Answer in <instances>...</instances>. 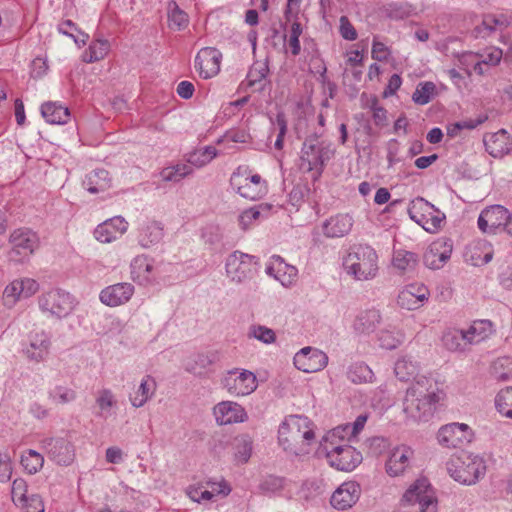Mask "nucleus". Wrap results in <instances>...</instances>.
I'll list each match as a JSON object with an SVG mask.
<instances>
[{
	"label": "nucleus",
	"mask_w": 512,
	"mask_h": 512,
	"mask_svg": "<svg viewBox=\"0 0 512 512\" xmlns=\"http://www.w3.org/2000/svg\"><path fill=\"white\" fill-rule=\"evenodd\" d=\"M340 34L344 39L350 41L357 38V31L346 16L340 18Z\"/></svg>",
	"instance_id": "55"
},
{
	"label": "nucleus",
	"mask_w": 512,
	"mask_h": 512,
	"mask_svg": "<svg viewBox=\"0 0 512 512\" xmlns=\"http://www.w3.org/2000/svg\"><path fill=\"white\" fill-rule=\"evenodd\" d=\"M464 331L463 330H449L443 336V342L447 349L451 351H455L461 348V341L463 340Z\"/></svg>",
	"instance_id": "47"
},
{
	"label": "nucleus",
	"mask_w": 512,
	"mask_h": 512,
	"mask_svg": "<svg viewBox=\"0 0 512 512\" xmlns=\"http://www.w3.org/2000/svg\"><path fill=\"white\" fill-rule=\"evenodd\" d=\"M352 226V217L349 214H336L323 224V231L328 237H342L349 233Z\"/></svg>",
	"instance_id": "25"
},
{
	"label": "nucleus",
	"mask_w": 512,
	"mask_h": 512,
	"mask_svg": "<svg viewBox=\"0 0 512 512\" xmlns=\"http://www.w3.org/2000/svg\"><path fill=\"white\" fill-rule=\"evenodd\" d=\"M43 463L44 459L42 455L34 450L27 451L21 458L22 466L30 474H34L40 470L43 466Z\"/></svg>",
	"instance_id": "41"
},
{
	"label": "nucleus",
	"mask_w": 512,
	"mask_h": 512,
	"mask_svg": "<svg viewBox=\"0 0 512 512\" xmlns=\"http://www.w3.org/2000/svg\"><path fill=\"white\" fill-rule=\"evenodd\" d=\"M506 220L507 209L500 205H494L482 211L478 225L483 232H494L504 225Z\"/></svg>",
	"instance_id": "19"
},
{
	"label": "nucleus",
	"mask_w": 512,
	"mask_h": 512,
	"mask_svg": "<svg viewBox=\"0 0 512 512\" xmlns=\"http://www.w3.org/2000/svg\"><path fill=\"white\" fill-rule=\"evenodd\" d=\"M436 95V86L432 82H425L418 85L413 93L415 103L424 105Z\"/></svg>",
	"instance_id": "39"
},
{
	"label": "nucleus",
	"mask_w": 512,
	"mask_h": 512,
	"mask_svg": "<svg viewBox=\"0 0 512 512\" xmlns=\"http://www.w3.org/2000/svg\"><path fill=\"white\" fill-rule=\"evenodd\" d=\"M497 407L500 413L512 418V387L500 391L497 397Z\"/></svg>",
	"instance_id": "46"
},
{
	"label": "nucleus",
	"mask_w": 512,
	"mask_h": 512,
	"mask_svg": "<svg viewBox=\"0 0 512 512\" xmlns=\"http://www.w3.org/2000/svg\"><path fill=\"white\" fill-rule=\"evenodd\" d=\"M27 484L23 479H15L12 485V500L15 504L21 505L27 502Z\"/></svg>",
	"instance_id": "49"
},
{
	"label": "nucleus",
	"mask_w": 512,
	"mask_h": 512,
	"mask_svg": "<svg viewBox=\"0 0 512 512\" xmlns=\"http://www.w3.org/2000/svg\"><path fill=\"white\" fill-rule=\"evenodd\" d=\"M378 341L380 342V346L386 349H393L397 347L399 343V339L396 337L395 333L389 330H381L378 334Z\"/></svg>",
	"instance_id": "54"
},
{
	"label": "nucleus",
	"mask_w": 512,
	"mask_h": 512,
	"mask_svg": "<svg viewBox=\"0 0 512 512\" xmlns=\"http://www.w3.org/2000/svg\"><path fill=\"white\" fill-rule=\"evenodd\" d=\"M251 264V256L241 252H234L227 259L226 270L233 279L240 281L250 270Z\"/></svg>",
	"instance_id": "27"
},
{
	"label": "nucleus",
	"mask_w": 512,
	"mask_h": 512,
	"mask_svg": "<svg viewBox=\"0 0 512 512\" xmlns=\"http://www.w3.org/2000/svg\"><path fill=\"white\" fill-rule=\"evenodd\" d=\"M39 290V284L31 278L16 279L6 286L3 299L6 305L15 304L20 298L30 297Z\"/></svg>",
	"instance_id": "13"
},
{
	"label": "nucleus",
	"mask_w": 512,
	"mask_h": 512,
	"mask_svg": "<svg viewBox=\"0 0 512 512\" xmlns=\"http://www.w3.org/2000/svg\"><path fill=\"white\" fill-rule=\"evenodd\" d=\"M381 315L380 312L374 309L366 310L360 313L355 322L354 329L358 333H369L374 330L375 326L380 322Z\"/></svg>",
	"instance_id": "29"
},
{
	"label": "nucleus",
	"mask_w": 512,
	"mask_h": 512,
	"mask_svg": "<svg viewBox=\"0 0 512 512\" xmlns=\"http://www.w3.org/2000/svg\"><path fill=\"white\" fill-rule=\"evenodd\" d=\"M110 45L105 40L93 41L88 50L83 55L85 62H95L102 60L108 54Z\"/></svg>",
	"instance_id": "37"
},
{
	"label": "nucleus",
	"mask_w": 512,
	"mask_h": 512,
	"mask_svg": "<svg viewBox=\"0 0 512 512\" xmlns=\"http://www.w3.org/2000/svg\"><path fill=\"white\" fill-rule=\"evenodd\" d=\"M188 495L196 502L209 501L212 499V491L205 490L200 486H191L188 490Z\"/></svg>",
	"instance_id": "57"
},
{
	"label": "nucleus",
	"mask_w": 512,
	"mask_h": 512,
	"mask_svg": "<svg viewBox=\"0 0 512 512\" xmlns=\"http://www.w3.org/2000/svg\"><path fill=\"white\" fill-rule=\"evenodd\" d=\"M42 115L52 124H64L70 117L68 108L52 102L43 104Z\"/></svg>",
	"instance_id": "30"
},
{
	"label": "nucleus",
	"mask_w": 512,
	"mask_h": 512,
	"mask_svg": "<svg viewBox=\"0 0 512 512\" xmlns=\"http://www.w3.org/2000/svg\"><path fill=\"white\" fill-rule=\"evenodd\" d=\"M156 388L154 379L147 376L142 379L138 388L130 393V399L135 407L142 406L152 395Z\"/></svg>",
	"instance_id": "31"
},
{
	"label": "nucleus",
	"mask_w": 512,
	"mask_h": 512,
	"mask_svg": "<svg viewBox=\"0 0 512 512\" xmlns=\"http://www.w3.org/2000/svg\"><path fill=\"white\" fill-rule=\"evenodd\" d=\"M472 438L473 431L467 424H447L438 432L439 442L447 447H460L469 443Z\"/></svg>",
	"instance_id": "10"
},
{
	"label": "nucleus",
	"mask_w": 512,
	"mask_h": 512,
	"mask_svg": "<svg viewBox=\"0 0 512 512\" xmlns=\"http://www.w3.org/2000/svg\"><path fill=\"white\" fill-rule=\"evenodd\" d=\"M485 146L491 156L501 158L511 149L510 137L506 131L500 130L485 138Z\"/></svg>",
	"instance_id": "26"
},
{
	"label": "nucleus",
	"mask_w": 512,
	"mask_h": 512,
	"mask_svg": "<svg viewBox=\"0 0 512 512\" xmlns=\"http://www.w3.org/2000/svg\"><path fill=\"white\" fill-rule=\"evenodd\" d=\"M10 241L13 244V250L18 254L30 255L39 246L37 235L28 229H17L11 236Z\"/></svg>",
	"instance_id": "22"
},
{
	"label": "nucleus",
	"mask_w": 512,
	"mask_h": 512,
	"mask_svg": "<svg viewBox=\"0 0 512 512\" xmlns=\"http://www.w3.org/2000/svg\"><path fill=\"white\" fill-rule=\"evenodd\" d=\"M417 264V257L409 251H398L393 258V265L400 271L413 269Z\"/></svg>",
	"instance_id": "42"
},
{
	"label": "nucleus",
	"mask_w": 512,
	"mask_h": 512,
	"mask_svg": "<svg viewBox=\"0 0 512 512\" xmlns=\"http://www.w3.org/2000/svg\"><path fill=\"white\" fill-rule=\"evenodd\" d=\"M70 295L60 289L51 290L42 298V307L58 316L66 315L72 309Z\"/></svg>",
	"instance_id": "17"
},
{
	"label": "nucleus",
	"mask_w": 512,
	"mask_h": 512,
	"mask_svg": "<svg viewBox=\"0 0 512 512\" xmlns=\"http://www.w3.org/2000/svg\"><path fill=\"white\" fill-rule=\"evenodd\" d=\"M115 403L114 396L109 391H101L97 397V404L102 413L109 411Z\"/></svg>",
	"instance_id": "56"
},
{
	"label": "nucleus",
	"mask_w": 512,
	"mask_h": 512,
	"mask_svg": "<svg viewBox=\"0 0 512 512\" xmlns=\"http://www.w3.org/2000/svg\"><path fill=\"white\" fill-rule=\"evenodd\" d=\"M448 470L456 481L471 485L484 473L485 466L481 458L463 454L451 459Z\"/></svg>",
	"instance_id": "5"
},
{
	"label": "nucleus",
	"mask_w": 512,
	"mask_h": 512,
	"mask_svg": "<svg viewBox=\"0 0 512 512\" xmlns=\"http://www.w3.org/2000/svg\"><path fill=\"white\" fill-rule=\"evenodd\" d=\"M231 183L243 197L255 199L265 190L262 177L247 166H240L233 174Z\"/></svg>",
	"instance_id": "6"
},
{
	"label": "nucleus",
	"mask_w": 512,
	"mask_h": 512,
	"mask_svg": "<svg viewBox=\"0 0 512 512\" xmlns=\"http://www.w3.org/2000/svg\"><path fill=\"white\" fill-rule=\"evenodd\" d=\"M314 440V428L307 418L292 416L279 428L280 443L295 454L307 453Z\"/></svg>",
	"instance_id": "2"
},
{
	"label": "nucleus",
	"mask_w": 512,
	"mask_h": 512,
	"mask_svg": "<svg viewBox=\"0 0 512 512\" xmlns=\"http://www.w3.org/2000/svg\"><path fill=\"white\" fill-rule=\"evenodd\" d=\"M208 488L205 490L212 491V498L217 495L227 496L231 489L224 481L221 482H209Z\"/></svg>",
	"instance_id": "59"
},
{
	"label": "nucleus",
	"mask_w": 512,
	"mask_h": 512,
	"mask_svg": "<svg viewBox=\"0 0 512 512\" xmlns=\"http://www.w3.org/2000/svg\"><path fill=\"white\" fill-rule=\"evenodd\" d=\"M152 271V265L145 257H137L132 264V275L133 279L138 281L140 284L149 283L152 278L150 273Z\"/></svg>",
	"instance_id": "35"
},
{
	"label": "nucleus",
	"mask_w": 512,
	"mask_h": 512,
	"mask_svg": "<svg viewBox=\"0 0 512 512\" xmlns=\"http://www.w3.org/2000/svg\"><path fill=\"white\" fill-rule=\"evenodd\" d=\"M413 451L406 445L395 447L387 460L386 470L391 476H397L403 473L409 465Z\"/></svg>",
	"instance_id": "20"
},
{
	"label": "nucleus",
	"mask_w": 512,
	"mask_h": 512,
	"mask_svg": "<svg viewBox=\"0 0 512 512\" xmlns=\"http://www.w3.org/2000/svg\"><path fill=\"white\" fill-rule=\"evenodd\" d=\"M162 228L155 222L149 223L140 230V241L142 245L147 246L161 239Z\"/></svg>",
	"instance_id": "40"
},
{
	"label": "nucleus",
	"mask_w": 512,
	"mask_h": 512,
	"mask_svg": "<svg viewBox=\"0 0 512 512\" xmlns=\"http://www.w3.org/2000/svg\"><path fill=\"white\" fill-rule=\"evenodd\" d=\"M226 138L234 143H248L251 140V136L245 129H232L227 132Z\"/></svg>",
	"instance_id": "58"
},
{
	"label": "nucleus",
	"mask_w": 512,
	"mask_h": 512,
	"mask_svg": "<svg viewBox=\"0 0 512 512\" xmlns=\"http://www.w3.org/2000/svg\"><path fill=\"white\" fill-rule=\"evenodd\" d=\"M429 289L424 284H410L404 287L397 298L398 305L406 310H415L429 299Z\"/></svg>",
	"instance_id": "11"
},
{
	"label": "nucleus",
	"mask_w": 512,
	"mask_h": 512,
	"mask_svg": "<svg viewBox=\"0 0 512 512\" xmlns=\"http://www.w3.org/2000/svg\"><path fill=\"white\" fill-rule=\"evenodd\" d=\"M217 155V150L213 146H206L196 149L189 154L188 163L195 167H201L213 160Z\"/></svg>",
	"instance_id": "36"
},
{
	"label": "nucleus",
	"mask_w": 512,
	"mask_h": 512,
	"mask_svg": "<svg viewBox=\"0 0 512 512\" xmlns=\"http://www.w3.org/2000/svg\"><path fill=\"white\" fill-rule=\"evenodd\" d=\"M510 24V17L505 14H486L482 25L489 31L502 30Z\"/></svg>",
	"instance_id": "43"
},
{
	"label": "nucleus",
	"mask_w": 512,
	"mask_h": 512,
	"mask_svg": "<svg viewBox=\"0 0 512 512\" xmlns=\"http://www.w3.org/2000/svg\"><path fill=\"white\" fill-rule=\"evenodd\" d=\"M452 247L443 239L434 241L424 254V262L431 269L443 267L450 258Z\"/></svg>",
	"instance_id": "18"
},
{
	"label": "nucleus",
	"mask_w": 512,
	"mask_h": 512,
	"mask_svg": "<svg viewBox=\"0 0 512 512\" xmlns=\"http://www.w3.org/2000/svg\"><path fill=\"white\" fill-rule=\"evenodd\" d=\"M286 25L284 27V41L286 51L297 56L301 51L299 37L303 33V26L297 16L291 15V8L288 5L286 12Z\"/></svg>",
	"instance_id": "14"
},
{
	"label": "nucleus",
	"mask_w": 512,
	"mask_h": 512,
	"mask_svg": "<svg viewBox=\"0 0 512 512\" xmlns=\"http://www.w3.org/2000/svg\"><path fill=\"white\" fill-rule=\"evenodd\" d=\"M214 414L219 424H230L234 422H242L246 419L244 409L233 402H221L214 408Z\"/></svg>",
	"instance_id": "24"
},
{
	"label": "nucleus",
	"mask_w": 512,
	"mask_h": 512,
	"mask_svg": "<svg viewBox=\"0 0 512 512\" xmlns=\"http://www.w3.org/2000/svg\"><path fill=\"white\" fill-rule=\"evenodd\" d=\"M127 230V222L121 217H114L100 224L94 234L101 243H109L117 239Z\"/></svg>",
	"instance_id": "21"
},
{
	"label": "nucleus",
	"mask_w": 512,
	"mask_h": 512,
	"mask_svg": "<svg viewBox=\"0 0 512 512\" xmlns=\"http://www.w3.org/2000/svg\"><path fill=\"white\" fill-rule=\"evenodd\" d=\"M410 214L412 219L428 232L437 231L445 218L439 210L423 199L413 204Z\"/></svg>",
	"instance_id": "7"
},
{
	"label": "nucleus",
	"mask_w": 512,
	"mask_h": 512,
	"mask_svg": "<svg viewBox=\"0 0 512 512\" xmlns=\"http://www.w3.org/2000/svg\"><path fill=\"white\" fill-rule=\"evenodd\" d=\"M251 335H253L256 339L263 341L265 343H272L275 341L276 335L275 332L267 328L265 326H253L251 328Z\"/></svg>",
	"instance_id": "52"
},
{
	"label": "nucleus",
	"mask_w": 512,
	"mask_h": 512,
	"mask_svg": "<svg viewBox=\"0 0 512 512\" xmlns=\"http://www.w3.org/2000/svg\"><path fill=\"white\" fill-rule=\"evenodd\" d=\"M87 189L91 193L105 191L110 187L108 172L105 170H96L90 173L85 181Z\"/></svg>",
	"instance_id": "33"
},
{
	"label": "nucleus",
	"mask_w": 512,
	"mask_h": 512,
	"mask_svg": "<svg viewBox=\"0 0 512 512\" xmlns=\"http://www.w3.org/2000/svg\"><path fill=\"white\" fill-rule=\"evenodd\" d=\"M361 494L360 486L348 481L340 485L331 496V504L338 510L351 508L359 499Z\"/></svg>",
	"instance_id": "16"
},
{
	"label": "nucleus",
	"mask_w": 512,
	"mask_h": 512,
	"mask_svg": "<svg viewBox=\"0 0 512 512\" xmlns=\"http://www.w3.org/2000/svg\"><path fill=\"white\" fill-rule=\"evenodd\" d=\"M350 424L340 425L333 429L331 433L332 438H339V439H347L350 440L351 438L356 437V435L351 433V430L349 429Z\"/></svg>",
	"instance_id": "62"
},
{
	"label": "nucleus",
	"mask_w": 512,
	"mask_h": 512,
	"mask_svg": "<svg viewBox=\"0 0 512 512\" xmlns=\"http://www.w3.org/2000/svg\"><path fill=\"white\" fill-rule=\"evenodd\" d=\"M28 355L35 360L43 359L48 353V345L43 339H36L27 349Z\"/></svg>",
	"instance_id": "50"
},
{
	"label": "nucleus",
	"mask_w": 512,
	"mask_h": 512,
	"mask_svg": "<svg viewBox=\"0 0 512 512\" xmlns=\"http://www.w3.org/2000/svg\"><path fill=\"white\" fill-rule=\"evenodd\" d=\"M188 24V15L174 3L169 14V26L181 29Z\"/></svg>",
	"instance_id": "48"
},
{
	"label": "nucleus",
	"mask_w": 512,
	"mask_h": 512,
	"mask_svg": "<svg viewBox=\"0 0 512 512\" xmlns=\"http://www.w3.org/2000/svg\"><path fill=\"white\" fill-rule=\"evenodd\" d=\"M476 127V124L472 121H464L462 123H454L447 128V133L449 136L454 137L457 135L458 131L461 129H473Z\"/></svg>",
	"instance_id": "64"
},
{
	"label": "nucleus",
	"mask_w": 512,
	"mask_h": 512,
	"mask_svg": "<svg viewBox=\"0 0 512 512\" xmlns=\"http://www.w3.org/2000/svg\"><path fill=\"white\" fill-rule=\"evenodd\" d=\"M464 331L465 343H475L486 339L493 331V324L489 320H476Z\"/></svg>",
	"instance_id": "28"
},
{
	"label": "nucleus",
	"mask_w": 512,
	"mask_h": 512,
	"mask_svg": "<svg viewBox=\"0 0 512 512\" xmlns=\"http://www.w3.org/2000/svg\"><path fill=\"white\" fill-rule=\"evenodd\" d=\"M224 384L229 393L244 396L256 389L257 379L250 371L236 369L227 373Z\"/></svg>",
	"instance_id": "9"
},
{
	"label": "nucleus",
	"mask_w": 512,
	"mask_h": 512,
	"mask_svg": "<svg viewBox=\"0 0 512 512\" xmlns=\"http://www.w3.org/2000/svg\"><path fill=\"white\" fill-rule=\"evenodd\" d=\"M261 207H253L245 210L239 217L240 224L243 229H248L261 216Z\"/></svg>",
	"instance_id": "51"
},
{
	"label": "nucleus",
	"mask_w": 512,
	"mask_h": 512,
	"mask_svg": "<svg viewBox=\"0 0 512 512\" xmlns=\"http://www.w3.org/2000/svg\"><path fill=\"white\" fill-rule=\"evenodd\" d=\"M493 256V249L488 243H479L471 247L467 253L468 260L474 266L488 263Z\"/></svg>",
	"instance_id": "32"
},
{
	"label": "nucleus",
	"mask_w": 512,
	"mask_h": 512,
	"mask_svg": "<svg viewBox=\"0 0 512 512\" xmlns=\"http://www.w3.org/2000/svg\"><path fill=\"white\" fill-rule=\"evenodd\" d=\"M328 362L325 353L311 347L303 348L294 357L295 366L306 373H314L322 370Z\"/></svg>",
	"instance_id": "12"
},
{
	"label": "nucleus",
	"mask_w": 512,
	"mask_h": 512,
	"mask_svg": "<svg viewBox=\"0 0 512 512\" xmlns=\"http://www.w3.org/2000/svg\"><path fill=\"white\" fill-rule=\"evenodd\" d=\"M273 269L276 271V278L280 280L283 285L291 284L292 279L297 275V270L294 267L282 261L276 262Z\"/></svg>",
	"instance_id": "45"
},
{
	"label": "nucleus",
	"mask_w": 512,
	"mask_h": 512,
	"mask_svg": "<svg viewBox=\"0 0 512 512\" xmlns=\"http://www.w3.org/2000/svg\"><path fill=\"white\" fill-rule=\"evenodd\" d=\"M221 54L214 48L200 50L196 57L195 67L199 76L208 79L218 74Z\"/></svg>",
	"instance_id": "15"
},
{
	"label": "nucleus",
	"mask_w": 512,
	"mask_h": 512,
	"mask_svg": "<svg viewBox=\"0 0 512 512\" xmlns=\"http://www.w3.org/2000/svg\"><path fill=\"white\" fill-rule=\"evenodd\" d=\"M343 266L357 280H370L378 273V255L371 246L357 245L350 249Z\"/></svg>",
	"instance_id": "3"
},
{
	"label": "nucleus",
	"mask_w": 512,
	"mask_h": 512,
	"mask_svg": "<svg viewBox=\"0 0 512 512\" xmlns=\"http://www.w3.org/2000/svg\"><path fill=\"white\" fill-rule=\"evenodd\" d=\"M191 173H192V168L190 165H188L186 163H178L176 165L164 168L161 171L160 176H161L162 180H164V181L178 182L182 178H184L185 176H187Z\"/></svg>",
	"instance_id": "38"
},
{
	"label": "nucleus",
	"mask_w": 512,
	"mask_h": 512,
	"mask_svg": "<svg viewBox=\"0 0 512 512\" xmlns=\"http://www.w3.org/2000/svg\"><path fill=\"white\" fill-rule=\"evenodd\" d=\"M446 400V392L438 386L425 387L416 382L406 392L404 412L415 421H428Z\"/></svg>",
	"instance_id": "1"
},
{
	"label": "nucleus",
	"mask_w": 512,
	"mask_h": 512,
	"mask_svg": "<svg viewBox=\"0 0 512 512\" xmlns=\"http://www.w3.org/2000/svg\"><path fill=\"white\" fill-rule=\"evenodd\" d=\"M371 54L374 60L385 62L389 59L390 49L383 42L374 40Z\"/></svg>",
	"instance_id": "53"
},
{
	"label": "nucleus",
	"mask_w": 512,
	"mask_h": 512,
	"mask_svg": "<svg viewBox=\"0 0 512 512\" xmlns=\"http://www.w3.org/2000/svg\"><path fill=\"white\" fill-rule=\"evenodd\" d=\"M349 377L354 383H368L373 380V372L368 365L356 363L351 367Z\"/></svg>",
	"instance_id": "44"
},
{
	"label": "nucleus",
	"mask_w": 512,
	"mask_h": 512,
	"mask_svg": "<svg viewBox=\"0 0 512 512\" xmlns=\"http://www.w3.org/2000/svg\"><path fill=\"white\" fill-rule=\"evenodd\" d=\"M402 80L399 75L394 74L390 77L388 85L384 91V97L394 95L396 91L401 87Z\"/></svg>",
	"instance_id": "63"
},
{
	"label": "nucleus",
	"mask_w": 512,
	"mask_h": 512,
	"mask_svg": "<svg viewBox=\"0 0 512 512\" xmlns=\"http://www.w3.org/2000/svg\"><path fill=\"white\" fill-rule=\"evenodd\" d=\"M21 505L23 512H44V504L38 497H32Z\"/></svg>",
	"instance_id": "60"
},
{
	"label": "nucleus",
	"mask_w": 512,
	"mask_h": 512,
	"mask_svg": "<svg viewBox=\"0 0 512 512\" xmlns=\"http://www.w3.org/2000/svg\"><path fill=\"white\" fill-rule=\"evenodd\" d=\"M133 294L130 284H116L105 288L100 295L101 301L107 306H119L126 303Z\"/></svg>",
	"instance_id": "23"
},
{
	"label": "nucleus",
	"mask_w": 512,
	"mask_h": 512,
	"mask_svg": "<svg viewBox=\"0 0 512 512\" xmlns=\"http://www.w3.org/2000/svg\"><path fill=\"white\" fill-rule=\"evenodd\" d=\"M327 459L337 470L350 472L362 462V455L350 445H340L327 451Z\"/></svg>",
	"instance_id": "8"
},
{
	"label": "nucleus",
	"mask_w": 512,
	"mask_h": 512,
	"mask_svg": "<svg viewBox=\"0 0 512 512\" xmlns=\"http://www.w3.org/2000/svg\"><path fill=\"white\" fill-rule=\"evenodd\" d=\"M401 504H418L420 512H437L438 510L437 496L426 478H419L409 486L402 496Z\"/></svg>",
	"instance_id": "4"
},
{
	"label": "nucleus",
	"mask_w": 512,
	"mask_h": 512,
	"mask_svg": "<svg viewBox=\"0 0 512 512\" xmlns=\"http://www.w3.org/2000/svg\"><path fill=\"white\" fill-rule=\"evenodd\" d=\"M12 475V463L9 456L0 459V480L7 481Z\"/></svg>",
	"instance_id": "61"
},
{
	"label": "nucleus",
	"mask_w": 512,
	"mask_h": 512,
	"mask_svg": "<svg viewBox=\"0 0 512 512\" xmlns=\"http://www.w3.org/2000/svg\"><path fill=\"white\" fill-rule=\"evenodd\" d=\"M460 68L470 76L472 72H475L479 75L483 74V63L486 61H481V57L478 54L468 52L464 53L458 58Z\"/></svg>",
	"instance_id": "34"
}]
</instances>
